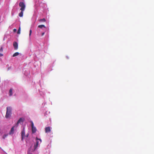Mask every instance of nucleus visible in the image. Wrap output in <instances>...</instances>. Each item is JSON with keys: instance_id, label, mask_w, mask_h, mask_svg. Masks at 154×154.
Wrapping results in <instances>:
<instances>
[{"instance_id": "1a4fd4ad", "label": "nucleus", "mask_w": 154, "mask_h": 154, "mask_svg": "<svg viewBox=\"0 0 154 154\" xmlns=\"http://www.w3.org/2000/svg\"><path fill=\"white\" fill-rule=\"evenodd\" d=\"M16 126H13L11 129V130L9 132V134H13L14 133V128Z\"/></svg>"}, {"instance_id": "7ed1b4c3", "label": "nucleus", "mask_w": 154, "mask_h": 154, "mask_svg": "<svg viewBox=\"0 0 154 154\" xmlns=\"http://www.w3.org/2000/svg\"><path fill=\"white\" fill-rule=\"evenodd\" d=\"M36 142L34 146V150H35L38 147V140H39L40 141V142H41L42 141V140L41 139H39L37 137L36 138Z\"/></svg>"}, {"instance_id": "f03ea898", "label": "nucleus", "mask_w": 154, "mask_h": 154, "mask_svg": "<svg viewBox=\"0 0 154 154\" xmlns=\"http://www.w3.org/2000/svg\"><path fill=\"white\" fill-rule=\"evenodd\" d=\"M19 6L21 7L20 10L24 11L25 8V5L23 2H20L19 3Z\"/></svg>"}, {"instance_id": "4468645a", "label": "nucleus", "mask_w": 154, "mask_h": 154, "mask_svg": "<svg viewBox=\"0 0 154 154\" xmlns=\"http://www.w3.org/2000/svg\"><path fill=\"white\" fill-rule=\"evenodd\" d=\"M38 27L39 28H42L43 27L45 28V26L44 25H41L38 26Z\"/></svg>"}, {"instance_id": "f3484780", "label": "nucleus", "mask_w": 154, "mask_h": 154, "mask_svg": "<svg viewBox=\"0 0 154 154\" xmlns=\"http://www.w3.org/2000/svg\"><path fill=\"white\" fill-rule=\"evenodd\" d=\"M3 51V49L2 47H1L0 48V52H2Z\"/></svg>"}, {"instance_id": "2eb2a0df", "label": "nucleus", "mask_w": 154, "mask_h": 154, "mask_svg": "<svg viewBox=\"0 0 154 154\" xmlns=\"http://www.w3.org/2000/svg\"><path fill=\"white\" fill-rule=\"evenodd\" d=\"M8 136V134H5L3 135L2 138L3 139H5V138H6Z\"/></svg>"}, {"instance_id": "412c9836", "label": "nucleus", "mask_w": 154, "mask_h": 154, "mask_svg": "<svg viewBox=\"0 0 154 154\" xmlns=\"http://www.w3.org/2000/svg\"><path fill=\"white\" fill-rule=\"evenodd\" d=\"M45 34V33L44 32H43L42 33V36H43Z\"/></svg>"}, {"instance_id": "0eeeda50", "label": "nucleus", "mask_w": 154, "mask_h": 154, "mask_svg": "<svg viewBox=\"0 0 154 154\" xmlns=\"http://www.w3.org/2000/svg\"><path fill=\"white\" fill-rule=\"evenodd\" d=\"M13 45L14 48V49L15 50H17L18 49V44L17 42H14L13 44Z\"/></svg>"}, {"instance_id": "6e6552de", "label": "nucleus", "mask_w": 154, "mask_h": 154, "mask_svg": "<svg viewBox=\"0 0 154 154\" xmlns=\"http://www.w3.org/2000/svg\"><path fill=\"white\" fill-rule=\"evenodd\" d=\"M45 132L47 133L51 132V129L50 127H46L45 128Z\"/></svg>"}, {"instance_id": "aec40b11", "label": "nucleus", "mask_w": 154, "mask_h": 154, "mask_svg": "<svg viewBox=\"0 0 154 154\" xmlns=\"http://www.w3.org/2000/svg\"><path fill=\"white\" fill-rule=\"evenodd\" d=\"M3 54L0 53V57L2 56H3Z\"/></svg>"}, {"instance_id": "423d86ee", "label": "nucleus", "mask_w": 154, "mask_h": 154, "mask_svg": "<svg viewBox=\"0 0 154 154\" xmlns=\"http://www.w3.org/2000/svg\"><path fill=\"white\" fill-rule=\"evenodd\" d=\"M25 128L24 127L23 128V129L21 133V137H22V140H23V137H25Z\"/></svg>"}, {"instance_id": "9b49d317", "label": "nucleus", "mask_w": 154, "mask_h": 154, "mask_svg": "<svg viewBox=\"0 0 154 154\" xmlns=\"http://www.w3.org/2000/svg\"><path fill=\"white\" fill-rule=\"evenodd\" d=\"M9 93L10 96H11L12 95V88H11L10 89Z\"/></svg>"}, {"instance_id": "a211bd4d", "label": "nucleus", "mask_w": 154, "mask_h": 154, "mask_svg": "<svg viewBox=\"0 0 154 154\" xmlns=\"http://www.w3.org/2000/svg\"><path fill=\"white\" fill-rule=\"evenodd\" d=\"M32 32V30L30 29V31H29V36H30V35H31V34Z\"/></svg>"}, {"instance_id": "f8f14e48", "label": "nucleus", "mask_w": 154, "mask_h": 154, "mask_svg": "<svg viewBox=\"0 0 154 154\" xmlns=\"http://www.w3.org/2000/svg\"><path fill=\"white\" fill-rule=\"evenodd\" d=\"M19 53L18 52H17L14 53L12 55L13 57H15L17 56H18L19 54Z\"/></svg>"}, {"instance_id": "20e7f679", "label": "nucleus", "mask_w": 154, "mask_h": 154, "mask_svg": "<svg viewBox=\"0 0 154 154\" xmlns=\"http://www.w3.org/2000/svg\"><path fill=\"white\" fill-rule=\"evenodd\" d=\"M31 123V127H32V132L33 133H34L35 132L36 129V128L34 126V124L32 121L30 122Z\"/></svg>"}, {"instance_id": "f257e3e1", "label": "nucleus", "mask_w": 154, "mask_h": 154, "mask_svg": "<svg viewBox=\"0 0 154 154\" xmlns=\"http://www.w3.org/2000/svg\"><path fill=\"white\" fill-rule=\"evenodd\" d=\"M11 110L12 108L11 107L9 106L7 107L6 113L5 115V117L6 118L10 117L11 114Z\"/></svg>"}, {"instance_id": "9d476101", "label": "nucleus", "mask_w": 154, "mask_h": 154, "mask_svg": "<svg viewBox=\"0 0 154 154\" xmlns=\"http://www.w3.org/2000/svg\"><path fill=\"white\" fill-rule=\"evenodd\" d=\"M23 11H21V12L19 14V16L20 17H22L23 16Z\"/></svg>"}, {"instance_id": "6ab92c4d", "label": "nucleus", "mask_w": 154, "mask_h": 154, "mask_svg": "<svg viewBox=\"0 0 154 154\" xmlns=\"http://www.w3.org/2000/svg\"><path fill=\"white\" fill-rule=\"evenodd\" d=\"M13 31L14 32H15L17 31V29H14Z\"/></svg>"}, {"instance_id": "4be33fe9", "label": "nucleus", "mask_w": 154, "mask_h": 154, "mask_svg": "<svg viewBox=\"0 0 154 154\" xmlns=\"http://www.w3.org/2000/svg\"><path fill=\"white\" fill-rule=\"evenodd\" d=\"M28 137V135H27V137Z\"/></svg>"}, {"instance_id": "dca6fc26", "label": "nucleus", "mask_w": 154, "mask_h": 154, "mask_svg": "<svg viewBox=\"0 0 154 154\" xmlns=\"http://www.w3.org/2000/svg\"><path fill=\"white\" fill-rule=\"evenodd\" d=\"M20 27L17 32V33L18 34H20Z\"/></svg>"}, {"instance_id": "ddd939ff", "label": "nucleus", "mask_w": 154, "mask_h": 154, "mask_svg": "<svg viewBox=\"0 0 154 154\" xmlns=\"http://www.w3.org/2000/svg\"><path fill=\"white\" fill-rule=\"evenodd\" d=\"M39 21L40 22H45L46 21V20L45 18H44L39 20Z\"/></svg>"}, {"instance_id": "39448f33", "label": "nucleus", "mask_w": 154, "mask_h": 154, "mask_svg": "<svg viewBox=\"0 0 154 154\" xmlns=\"http://www.w3.org/2000/svg\"><path fill=\"white\" fill-rule=\"evenodd\" d=\"M24 120V118H20L17 123V124H16L17 125L16 126V127H17V126L18 125L19 123H21V122L23 123V122Z\"/></svg>"}]
</instances>
